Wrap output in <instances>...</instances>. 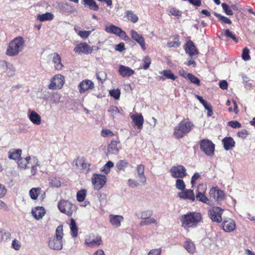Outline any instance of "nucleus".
<instances>
[{
    "mask_svg": "<svg viewBox=\"0 0 255 255\" xmlns=\"http://www.w3.org/2000/svg\"><path fill=\"white\" fill-rule=\"evenodd\" d=\"M200 149L207 156H212L214 154L215 144L208 139H204L200 142Z\"/></svg>",
    "mask_w": 255,
    "mask_h": 255,
    "instance_id": "obj_6",
    "label": "nucleus"
},
{
    "mask_svg": "<svg viewBox=\"0 0 255 255\" xmlns=\"http://www.w3.org/2000/svg\"><path fill=\"white\" fill-rule=\"evenodd\" d=\"M62 9L63 11L67 12L72 13L73 12V7L68 3L63 4Z\"/></svg>",
    "mask_w": 255,
    "mask_h": 255,
    "instance_id": "obj_59",
    "label": "nucleus"
},
{
    "mask_svg": "<svg viewBox=\"0 0 255 255\" xmlns=\"http://www.w3.org/2000/svg\"><path fill=\"white\" fill-rule=\"evenodd\" d=\"M124 218L121 215L110 214L109 215V222L115 228H119L121 226V223Z\"/></svg>",
    "mask_w": 255,
    "mask_h": 255,
    "instance_id": "obj_18",
    "label": "nucleus"
},
{
    "mask_svg": "<svg viewBox=\"0 0 255 255\" xmlns=\"http://www.w3.org/2000/svg\"><path fill=\"white\" fill-rule=\"evenodd\" d=\"M153 214V212L151 210H146L141 212L138 218L142 219H149Z\"/></svg>",
    "mask_w": 255,
    "mask_h": 255,
    "instance_id": "obj_47",
    "label": "nucleus"
},
{
    "mask_svg": "<svg viewBox=\"0 0 255 255\" xmlns=\"http://www.w3.org/2000/svg\"><path fill=\"white\" fill-rule=\"evenodd\" d=\"M10 233L5 230L0 231V242H7L10 238Z\"/></svg>",
    "mask_w": 255,
    "mask_h": 255,
    "instance_id": "obj_41",
    "label": "nucleus"
},
{
    "mask_svg": "<svg viewBox=\"0 0 255 255\" xmlns=\"http://www.w3.org/2000/svg\"><path fill=\"white\" fill-rule=\"evenodd\" d=\"M194 127L193 123L188 119H183L174 128L173 135L176 139L183 138L192 130Z\"/></svg>",
    "mask_w": 255,
    "mask_h": 255,
    "instance_id": "obj_2",
    "label": "nucleus"
},
{
    "mask_svg": "<svg viewBox=\"0 0 255 255\" xmlns=\"http://www.w3.org/2000/svg\"><path fill=\"white\" fill-rule=\"evenodd\" d=\"M92 183L95 190H99L102 189L107 181V177L105 175L95 173L92 175Z\"/></svg>",
    "mask_w": 255,
    "mask_h": 255,
    "instance_id": "obj_7",
    "label": "nucleus"
},
{
    "mask_svg": "<svg viewBox=\"0 0 255 255\" xmlns=\"http://www.w3.org/2000/svg\"><path fill=\"white\" fill-rule=\"evenodd\" d=\"M32 157L27 156L25 158H20L17 162L19 167L23 168H28L31 164V158Z\"/></svg>",
    "mask_w": 255,
    "mask_h": 255,
    "instance_id": "obj_27",
    "label": "nucleus"
},
{
    "mask_svg": "<svg viewBox=\"0 0 255 255\" xmlns=\"http://www.w3.org/2000/svg\"><path fill=\"white\" fill-rule=\"evenodd\" d=\"M114 165V163L111 161H108L101 168V171L105 174L109 173L111 171V168Z\"/></svg>",
    "mask_w": 255,
    "mask_h": 255,
    "instance_id": "obj_43",
    "label": "nucleus"
},
{
    "mask_svg": "<svg viewBox=\"0 0 255 255\" xmlns=\"http://www.w3.org/2000/svg\"><path fill=\"white\" fill-rule=\"evenodd\" d=\"M107 76V73L104 71H101L96 73L97 78L102 83H103L106 80Z\"/></svg>",
    "mask_w": 255,
    "mask_h": 255,
    "instance_id": "obj_53",
    "label": "nucleus"
},
{
    "mask_svg": "<svg viewBox=\"0 0 255 255\" xmlns=\"http://www.w3.org/2000/svg\"><path fill=\"white\" fill-rule=\"evenodd\" d=\"M224 147L226 150L231 149L235 146V142L231 137H226L222 140Z\"/></svg>",
    "mask_w": 255,
    "mask_h": 255,
    "instance_id": "obj_28",
    "label": "nucleus"
},
{
    "mask_svg": "<svg viewBox=\"0 0 255 255\" xmlns=\"http://www.w3.org/2000/svg\"><path fill=\"white\" fill-rule=\"evenodd\" d=\"M176 40L168 42L167 43V46L168 47H178L180 45V42L179 41L178 37H176Z\"/></svg>",
    "mask_w": 255,
    "mask_h": 255,
    "instance_id": "obj_61",
    "label": "nucleus"
},
{
    "mask_svg": "<svg viewBox=\"0 0 255 255\" xmlns=\"http://www.w3.org/2000/svg\"><path fill=\"white\" fill-rule=\"evenodd\" d=\"M31 164L30 165L29 168H31V173L32 175L36 174L37 172L36 167L39 165V161L37 158L34 156H32L31 158Z\"/></svg>",
    "mask_w": 255,
    "mask_h": 255,
    "instance_id": "obj_38",
    "label": "nucleus"
},
{
    "mask_svg": "<svg viewBox=\"0 0 255 255\" xmlns=\"http://www.w3.org/2000/svg\"><path fill=\"white\" fill-rule=\"evenodd\" d=\"M110 95L115 99L118 100L120 98L121 95V91L119 89H113L110 91Z\"/></svg>",
    "mask_w": 255,
    "mask_h": 255,
    "instance_id": "obj_54",
    "label": "nucleus"
},
{
    "mask_svg": "<svg viewBox=\"0 0 255 255\" xmlns=\"http://www.w3.org/2000/svg\"><path fill=\"white\" fill-rule=\"evenodd\" d=\"M136 171L138 177L140 179V181L143 184L146 183V177L144 175V166L142 164L138 165L136 167Z\"/></svg>",
    "mask_w": 255,
    "mask_h": 255,
    "instance_id": "obj_30",
    "label": "nucleus"
},
{
    "mask_svg": "<svg viewBox=\"0 0 255 255\" xmlns=\"http://www.w3.org/2000/svg\"><path fill=\"white\" fill-rule=\"evenodd\" d=\"M65 82L63 76L60 74L55 75L51 80V83L48 88L51 90L60 89L63 87Z\"/></svg>",
    "mask_w": 255,
    "mask_h": 255,
    "instance_id": "obj_10",
    "label": "nucleus"
},
{
    "mask_svg": "<svg viewBox=\"0 0 255 255\" xmlns=\"http://www.w3.org/2000/svg\"><path fill=\"white\" fill-rule=\"evenodd\" d=\"M143 64L142 66L141 67V68H142L144 70H147L149 67V66L151 64V59L148 56H145L143 60Z\"/></svg>",
    "mask_w": 255,
    "mask_h": 255,
    "instance_id": "obj_49",
    "label": "nucleus"
},
{
    "mask_svg": "<svg viewBox=\"0 0 255 255\" xmlns=\"http://www.w3.org/2000/svg\"><path fill=\"white\" fill-rule=\"evenodd\" d=\"M249 52L250 50L248 48H245L243 49L242 53V58L244 60L247 61L251 59Z\"/></svg>",
    "mask_w": 255,
    "mask_h": 255,
    "instance_id": "obj_60",
    "label": "nucleus"
},
{
    "mask_svg": "<svg viewBox=\"0 0 255 255\" xmlns=\"http://www.w3.org/2000/svg\"><path fill=\"white\" fill-rule=\"evenodd\" d=\"M168 11L170 14L172 15H174L178 17L181 16V12L175 7H170Z\"/></svg>",
    "mask_w": 255,
    "mask_h": 255,
    "instance_id": "obj_58",
    "label": "nucleus"
},
{
    "mask_svg": "<svg viewBox=\"0 0 255 255\" xmlns=\"http://www.w3.org/2000/svg\"><path fill=\"white\" fill-rule=\"evenodd\" d=\"M28 118L34 125H39L41 123V118L40 115L34 111H29Z\"/></svg>",
    "mask_w": 255,
    "mask_h": 255,
    "instance_id": "obj_22",
    "label": "nucleus"
},
{
    "mask_svg": "<svg viewBox=\"0 0 255 255\" xmlns=\"http://www.w3.org/2000/svg\"><path fill=\"white\" fill-rule=\"evenodd\" d=\"M78 87L79 92L83 94L89 90L93 89L94 88V84L90 80H85L79 83Z\"/></svg>",
    "mask_w": 255,
    "mask_h": 255,
    "instance_id": "obj_16",
    "label": "nucleus"
},
{
    "mask_svg": "<svg viewBox=\"0 0 255 255\" xmlns=\"http://www.w3.org/2000/svg\"><path fill=\"white\" fill-rule=\"evenodd\" d=\"M130 35L131 38L141 46L142 50H145L146 49L145 40L141 34L138 33L135 30L132 29L130 31Z\"/></svg>",
    "mask_w": 255,
    "mask_h": 255,
    "instance_id": "obj_15",
    "label": "nucleus"
},
{
    "mask_svg": "<svg viewBox=\"0 0 255 255\" xmlns=\"http://www.w3.org/2000/svg\"><path fill=\"white\" fill-rule=\"evenodd\" d=\"M126 16L128 19L133 23L137 22L138 18L137 16L132 11L127 10L125 12Z\"/></svg>",
    "mask_w": 255,
    "mask_h": 255,
    "instance_id": "obj_35",
    "label": "nucleus"
},
{
    "mask_svg": "<svg viewBox=\"0 0 255 255\" xmlns=\"http://www.w3.org/2000/svg\"><path fill=\"white\" fill-rule=\"evenodd\" d=\"M224 209L218 206H214L208 211V214L212 221L220 223L222 220V215Z\"/></svg>",
    "mask_w": 255,
    "mask_h": 255,
    "instance_id": "obj_9",
    "label": "nucleus"
},
{
    "mask_svg": "<svg viewBox=\"0 0 255 255\" xmlns=\"http://www.w3.org/2000/svg\"><path fill=\"white\" fill-rule=\"evenodd\" d=\"M63 230L62 225L58 226L55 231V235L49 238L48 247L50 249L56 251L61 250L63 245Z\"/></svg>",
    "mask_w": 255,
    "mask_h": 255,
    "instance_id": "obj_4",
    "label": "nucleus"
},
{
    "mask_svg": "<svg viewBox=\"0 0 255 255\" xmlns=\"http://www.w3.org/2000/svg\"><path fill=\"white\" fill-rule=\"evenodd\" d=\"M185 50L187 54L192 57L197 56L198 52L195 47L194 43L191 40H189L185 44Z\"/></svg>",
    "mask_w": 255,
    "mask_h": 255,
    "instance_id": "obj_17",
    "label": "nucleus"
},
{
    "mask_svg": "<svg viewBox=\"0 0 255 255\" xmlns=\"http://www.w3.org/2000/svg\"><path fill=\"white\" fill-rule=\"evenodd\" d=\"M176 187L180 190H184L185 185L183 180L180 179H178L176 181Z\"/></svg>",
    "mask_w": 255,
    "mask_h": 255,
    "instance_id": "obj_57",
    "label": "nucleus"
},
{
    "mask_svg": "<svg viewBox=\"0 0 255 255\" xmlns=\"http://www.w3.org/2000/svg\"><path fill=\"white\" fill-rule=\"evenodd\" d=\"M223 229L226 232L233 231L236 228L234 221L231 219H228L223 221L222 224Z\"/></svg>",
    "mask_w": 255,
    "mask_h": 255,
    "instance_id": "obj_19",
    "label": "nucleus"
},
{
    "mask_svg": "<svg viewBox=\"0 0 255 255\" xmlns=\"http://www.w3.org/2000/svg\"><path fill=\"white\" fill-rule=\"evenodd\" d=\"M209 194L211 198H213L218 203H220L225 199V195L223 191L218 187H212L210 189Z\"/></svg>",
    "mask_w": 255,
    "mask_h": 255,
    "instance_id": "obj_12",
    "label": "nucleus"
},
{
    "mask_svg": "<svg viewBox=\"0 0 255 255\" xmlns=\"http://www.w3.org/2000/svg\"><path fill=\"white\" fill-rule=\"evenodd\" d=\"M74 29L77 34L83 39H86L88 38L90 34L91 33L92 31L94 30V29H93L92 30L90 31H82L79 30L77 28H75Z\"/></svg>",
    "mask_w": 255,
    "mask_h": 255,
    "instance_id": "obj_40",
    "label": "nucleus"
},
{
    "mask_svg": "<svg viewBox=\"0 0 255 255\" xmlns=\"http://www.w3.org/2000/svg\"><path fill=\"white\" fill-rule=\"evenodd\" d=\"M160 74H162L166 78L175 80L176 77L172 73L170 70H164L159 72Z\"/></svg>",
    "mask_w": 255,
    "mask_h": 255,
    "instance_id": "obj_44",
    "label": "nucleus"
},
{
    "mask_svg": "<svg viewBox=\"0 0 255 255\" xmlns=\"http://www.w3.org/2000/svg\"><path fill=\"white\" fill-rule=\"evenodd\" d=\"M70 227L72 236L74 238L77 237L78 235V228L76 222L72 218L70 220Z\"/></svg>",
    "mask_w": 255,
    "mask_h": 255,
    "instance_id": "obj_37",
    "label": "nucleus"
},
{
    "mask_svg": "<svg viewBox=\"0 0 255 255\" xmlns=\"http://www.w3.org/2000/svg\"><path fill=\"white\" fill-rule=\"evenodd\" d=\"M237 135L239 137L242 139H245L249 135V132L247 130L245 129H243L241 130L238 132Z\"/></svg>",
    "mask_w": 255,
    "mask_h": 255,
    "instance_id": "obj_62",
    "label": "nucleus"
},
{
    "mask_svg": "<svg viewBox=\"0 0 255 255\" xmlns=\"http://www.w3.org/2000/svg\"><path fill=\"white\" fill-rule=\"evenodd\" d=\"M120 141L119 139L117 140H112L107 148L108 152L111 154H117L120 148Z\"/></svg>",
    "mask_w": 255,
    "mask_h": 255,
    "instance_id": "obj_20",
    "label": "nucleus"
},
{
    "mask_svg": "<svg viewBox=\"0 0 255 255\" xmlns=\"http://www.w3.org/2000/svg\"><path fill=\"white\" fill-rule=\"evenodd\" d=\"M180 221L185 229L196 227L202 221L201 214L198 212H189L182 216Z\"/></svg>",
    "mask_w": 255,
    "mask_h": 255,
    "instance_id": "obj_1",
    "label": "nucleus"
},
{
    "mask_svg": "<svg viewBox=\"0 0 255 255\" xmlns=\"http://www.w3.org/2000/svg\"><path fill=\"white\" fill-rule=\"evenodd\" d=\"M206 188L204 187V185L202 184L200 185L198 187L197 190L196 191L197 192L196 194V199L198 201L202 202L204 203L207 204L209 205H211V202L209 200V199L205 195V190Z\"/></svg>",
    "mask_w": 255,
    "mask_h": 255,
    "instance_id": "obj_13",
    "label": "nucleus"
},
{
    "mask_svg": "<svg viewBox=\"0 0 255 255\" xmlns=\"http://www.w3.org/2000/svg\"><path fill=\"white\" fill-rule=\"evenodd\" d=\"M224 36L226 37H229L231 38L236 43H238L239 41V39L236 35L233 33V32L230 31L229 29H227L225 30Z\"/></svg>",
    "mask_w": 255,
    "mask_h": 255,
    "instance_id": "obj_45",
    "label": "nucleus"
},
{
    "mask_svg": "<svg viewBox=\"0 0 255 255\" xmlns=\"http://www.w3.org/2000/svg\"><path fill=\"white\" fill-rule=\"evenodd\" d=\"M187 78L191 81V82L199 86L200 84V80L191 73H188L187 75Z\"/></svg>",
    "mask_w": 255,
    "mask_h": 255,
    "instance_id": "obj_50",
    "label": "nucleus"
},
{
    "mask_svg": "<svg viewBox=\"0 0 255 255\" xmlns=\"http://www.w3.org/2000/svg\"><path fill=\"white\" fill-rule=\"evenodd\" d=\"M6 74L8 76L12 77L14 75L15 68L12 64L10 63L9 65H8L7 68H6Z\"/></svg>",
    "mask_w": 255,
    "mask_h": 255,
    "instance_id": "obj_51",
    "label": "nucleus"
},
{
    "mask_svg": "<svg viewBox=\"0 0 255 255\" xmlns=\"http://www.w3.org/2000/svg\"><path fill=\"white\" fill-rule=\"evenodd\" d=\"M58 208L61 213L69 216H71L76 210V207L75 205L64 199L60 200L58 202Z\"/></svg>",
    "mask_w": 255,
    "mask_h": 255,
    "instance_id": "obj_5",
    "label": "nucleus"
},
{
    "mask_svg": "<svg viewBox=\"0 0 255 255\" xmlns=\"http://www.w3.org/2000/svg\"><path fill=\"white\" fill-rule=\"evenodd\" d=\"M80 163L83 169L85 170L86 173H88L90 171L91 166L90 164L86 162L85 160H83L82 162Z\"/></svg>",
    "mask_w": 255,
    "mask_h": 255,
    "instance_id": "obj_63",
    "label": "nucleus"
},
{
    "mask_svg": "<svg viewBox=\"0 0 255 255\" xmlns=\"http://www.w3.org/2000/svg\"><path fill=\"white\" fill-rule=\"evenodd\" d=\"M82 3L91 10L97 11L99 9V6L94 0H82Z\"/></svg>",
    "mask_w": 255,
    "mask_h": 255,
    "instance_id": "obj_31",
    "label": "nucleus"
},
{
    "mask_svg": "<svg viewBox=\"0 0 255 255\" xmlns=\"http://www.w3.org/2000/svg\"><path fill=\"white\" fill-rule=\"evenodd\" d=\"M222 7L224 12L228 15H232L233 14V12L229 5L226 3H223L222 4Z\"/></svg>",
    "mask_w": 255,
    "mask_h": 255,
    "instance_id": "obj_55",
    "label": "nucleus"
},
{
    "mask_svg": "<svg viewBox=\"0 0 255 255\" xmlns=\"http://www.w3.org/2000/svg\"><path fill=\"white\" fill-rule=\"evenodd\" d=\"M178 196L181 198L188 199L193 201L195 199L193 191L191 189H188L184 191L179 192Z\"/></svg>",
    "mask_w": 255,
    "mask_h": 255,
    "instance_id": "obj_25",
    "label": "nucleus"
},
{
    "mask_svg": "<svg viewBox=\"0 0 255 255\" xmlns=\"http://www.w3.org/2000/svg\"><path fill=\"white\" fill-rule=\"evenodd\" d=\"M54 15L51 12H47L42 14H38L37 19L40 21H45L47 20H51L53 19Z\"/></svg>",
    "mask_w": 255,
    "mask_h": 255,
    "instance_id": "obj_33",
    "label": "nucleus"
},
{
    "mask_svg": "<svg viewBox=\"0 0 255 255\" xmlns=\"http://www.w3.org/2000/svg\"><path fill=\"white\" fill-rule=\"evenodd\" d=\"M86 243L88 246L91 247L99 246L102 243L101 238L100 236L97 237L96 238L90 241L89 242L86 241Z\"/></svg>",
    "mask_w": 255,
    "mask_h": 255,
    "instance_id": "obj_39",
    "label": "nucleus"
},
{
    "mask_svg": "<svg viewBox=\"0 0 255 255\" xmlns=\"http://www.w3.org/2000/svg\"><path fill=\"white\" fill-rule=\"evenodd\" d=\"M32 214L36 220L41 219L45 214L44 208L43 207H36L32 210Z\"/></svg>",
    "mask_w": 255,
    "mask_h": 255,
    "instance_id": "obj_24",
    "label": "nucleus"
},
{
    "mask_svg": "<svg viewBox=\"0 0 255 255\" xmlns=\"http://www.w3.org/2000/svg\"><path fill=\"white\" fill-rule=\"evenodd\" d=\"M86 190L82 189L79 191L77 193V199L79 202L83 201L86 197Z\"/></svg>",
    "mask_w": 255,
    "mask_h": 255,
    "instance_id": "obj_48",
    "label": "nucleus"
},
{
    "mask_svg": "<svg viewBox=\"0 0 255 255\" xmlns=\"http://www.w3.org/2000/svg\"><path fill=\"white\" fill-rule=\"evenodd\" d=\"M22 151L21 149H12L8 152V158L10 159L17 160L20 157Z\"/></svg>",
    "mask_w": 255,
    "mask_h": 255,
    "instance_id": "obj_32",
    "label": "nucleus"
},
{
    "mask_svg": "<svg viewBox=\"0 0 255 255\" xmlns=\"http://www.w3.org/2000/svg\"><path fill=\"white\" fill-rule=\"evenodd\" d=\"M101 135L104 137H111L114 135V133L110 129H103L101 130Z\"/></svg>",
    "mask_w": 255,
    "mask_h": 255,
    "instance_id": "obj_56",
    "label": "nucleus"
},
{
    "mask_svg": "<svg viewBox=\"0 0 255 255\" xmlns=\"http://www.w3.org/2000/svg\"><path fill=\"white\" fill-rule=\"evenodd\" d=\"M147 219V220L141 221L140 223V226H143L145 225H149L152 224H157V221L154 218L150 217L149 219Z\"/></svg>",
    "mask_w": 255,
    "mask_h": 255,
    "instance_id": "obj_52",
    "label": "nucleus"
},
{
    "mask_svg": "<svg viewBox=\"0 0 255 255\" xmlns=\"http://www.w3.org/2000/svg\"><path fill=\"white\" fill-rule=\"evenodd\" d=\"M41 189L40 188H33L29 191V195L31 199H37L40 194Z\"/></svg>",
    "mask_w": 255,
    "mask_h": 255,
    "instance_id": "obj_42",
    "label": "nucleus"
},
{
    "mask_svg": "<svg viewBox=\"0 0 255 255\" xmlns=\"http://www.w3.org/2000/svg\"><path fill=\"white\" fill-rule=\"evenodd\" d=\"M119 72L123 77H130L134 74V71L128 66L121 65L119 66Z\"/></svg>",
    "mask_w": 255,
    "mask_h": 255,
    "instance_id": "obj_21",
    "label": "nucleus"
},
{
    "mask_svg": "<svg viewBox=\"0 0 255 255\" xmlns=\"http://www.w3.org/2000/svg\"><path fill=\"white\" fill-rule=\"evenodd\" d=\"M184 248L190 254H193L195 253L196 247L194 243L190 239H187L184 243Z\"/></svg>",
    "mask_w": 255,
    "mask_h": 255,
    "instance_id": "obj_29",
    "label": "nucleus"
},
{
    "mask_svg": "<svg viewBox=\"0 0 255 255\" xmlns=\"http://www.w3.org/2000/svg\"><path fill=\"white\" fill-rule=\"evenodd\" d=\"M52 62L54 64V67L57 70H61L64 66L61 63V58L59 54L55 53L53 54Z\"/></svg>",
    "mask_w": 255,
    "mask_h": 255,
    "instance_id": "obj_26",
    "label": "nucleus"
},
{
    "mask_svg": "<svg viewBox=\"0 0 255 255\" xmlns=\"http://www.w3.org/2000/svg\"><path fill=\"white\" fill-rule=\"evenodd\" d=\"M61 96L57 93H53L50 94L46 99L50 101L52 103L57 104L60 101Z\"/></svg>",
    "mask_w": 255,
    "mask_h": 255,
    "instance_id": "obj_34",
    "label": "nucleus"
},
{
    "mask_svg": "<svg viewBox=\"0 0 255 255\" xmlns=\"http://www.w3.org/2000/svg\"><path fill=\"white\" fill-rule=\"evenodd\" d=\"M170 172L174 178H182L187 175L186 168L180 165L173 166L170 169Z\"/></svg>",
    "mask_w": 255,
    "mask_h": 255,
    "instance_id": "obj_11",
    "label": "nucleus"
},
{
    "mask_svg": "<svg viewBox=\"0 0 255 255\" xmlns=\"http://www.w3.org/2000/svg\"><path fill=\"white\" fill-rule=\"evenodd\" d=\"M105 30L107 32L118 36L124 40H127L129 39L126 33L124 30L119 27L113 24H111L108 26H106Z\"/></svg>",
    "mask_w": 255,
    "mask_h": 255,
    "instance_id": "obj_8",
    "label": "nucleus"
},
{
    "mask_svg": "<svg viewBox=\"0 0 255 255\" xmlns=\"http://www.w3.org/2000/svg\"><path fill=\"white\" fill-rule=\"evenodd\" d=\"M74 51L75 53L78 54H90L92 53L93 51V47L90 46L86 42H81L77 44L74 48Z\"/></svg>",
    "mask_w": 255,
    "mask_h": 255,
    "instance_id": "obj_14",
    "label": "nucleus"
},
{
    "mask_svg": "<svg viewBox=\"0 0 255 255\" xmlns=\"http://www.w3.org/2000/svg\"><path fill=\"white\" fill-rule=\"evenodd\" d=\"M132 121L134 122V125L137 127L139 130H141L143 127V124L144 122L143 117L141 114H134L131 116Z\"/></svg>",
    "mask_w": 255,
    "mask_h": 255,
    "instance_id": "obj_23",
    "label": "nucleus"
},
{
    "mask_svg": "<svg viewBox=\"0 0 255 255\" xmlns=\"http://www.w3.org/2000/svg\"><path fill=\"white\" fill-rule=\"evenodd\" d=\"M214 14L217 17L219 18V20L222 22L228 24H231L232 23V21L227 17L222 15L216 12H215Z\"/></svg>",
    "mask_w": 255,
    "mask_h": 255,
    "instance_id": "obj_46",
    "label": "nucleus"
},
{
    "mask_svg": "<svg viewBox=\"0 0 255 255\" xmlns=\"http://www.w3.org/2000/svg\"><path fill=\"white\" fill-rule=\"evenodd\" d=\"M128 162L127 160L123 159L119 160L116 165L118 171L125 170L128 167Z\"/></svg>",
    "mask_w": 255,
    "mask_h": 255,
    "instance_id": "obj_36",
    "label": "nucleus"
},
{
    "mask_svg": "<svg viewBox=\"0 0 255 255\" xmlns=\"http://www.w3.org/2000/svg\"><path fill=\"white\" fill-rule=\"evenodd\" d=\"M25 47V41L21 36H18L11 40L6 50V54L9 56L17 55L22 52Z\"/></svg>",
    "mask_w": 255,
    "mask_h": 255,
    "instance_id": "obj_3",
    "label": "nucleus"
},
{
    "mask_svg": "<svg viewBox=\"0 0 255 255\" xmlns=\"http://www.w3.org/2000/svg\"><path fill=\"white\" fill-rule=\"evenodd\" d=\"M161 252V248L152 249L149 251V252L148 254V255H160Z\"/></svg>",
    "mask_w": 255,
    "mask_h": 255,
    "instance_id": "obj_64",
    "label": "nucleus"
}]
</instances>
